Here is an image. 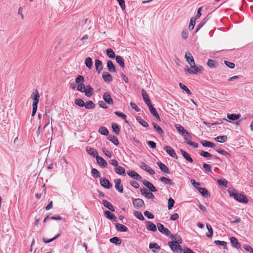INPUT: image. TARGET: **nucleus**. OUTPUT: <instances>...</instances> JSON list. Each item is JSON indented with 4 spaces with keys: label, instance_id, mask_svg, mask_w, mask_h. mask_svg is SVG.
I'll list each match as a JSON object with an SVG mask.
<instances>
[{
    "label": "nucleus",
    "instance_id": "63",
    "mask_svg": "<svg viewBox=\"0 0 253 253\" xmlns=\"http://www.w3.org/2000/svg\"><path fill=\"white\" fill-rule=\"evenodd\" d=\"M102 151L104 153V154L106 156H107L109 158H111L112 157L111 153L109 151H108L107 149H106L105 148H102Z\"/></svg>",
    "mask_w": 253,
    "mask_h": 253
},
{
    "label": "nucleus",
    "instance_id": "22",
    "mask_svg": "<svg viewBox=\"0 0 253 253\" xmlns=\"http://www.w3.org/2000/svg\"><path fill=\"white\" fill-rule=\"evenodd\" d=\"M107 67L109 71L111 73H114L116 72V68L112 61L108 60L107 62Z\"/></svg>",
    "mask_w": 253,
    "mask_h": 253
},
{
    "label": "nucleus",
    "instance_id": "7",
    "mask_svg": "<svg viewBox=\"0 0 253 253\" xmlns=\"http://www.w3.org/2000/svg\"><path fill=\"white\" fill-rule=\"evenodd\" d=\"M100 181L101 186L105 188L109 189L112 187V184L106 178H101Z\"/></svg>",
    "mask_w": 253,
    "mask_h": 253
},
{
    "label": "nucleus",
    "instance_id": "64",
    "mask_svg": "<svg viewBox=\"0 0 253 253\" xmlns=\"http://www.w3.org/2000/svg\"><path fill=\"white\" fill-rule=\"evenodd\" d=\"M243 248L247 251H248L250 253H253V249L251 247V246H250L248 245H244Z\"/></svg>",
    "mask_w": 253,
    "mask_h": 253
},
{
    "label": "nucleus",
    "instance_id": "56",
    "mask_svg": "<svg viewBox=\"0 0 253 253\" xmlns=\"http://www.w3.org/2000/svg\"><path fill=\"white\" fill-rule=\"evenodd\" d=\"M200 154L201 156L205 157V158H211L212 157V155L208 152H205L204 151H201L200 152Z\"/></svg>",
    "mask_w": 253,
    "mask_h": 253
},
{
    "label": "nucleus",
    "instance_id": "9",
    "mask_svg": "<svg viewBox=\"0 0 253 253\" xmlns=\"http://www.w3.org/2000/svg\"><path fill=\"white\" fill-rule=\"evenodd\" d=\"M149 110L151 113L152 115H153L157 120L159 121H160V117L156 110V109L153 107V106L151 104V103L150 104H149V105H147Z\"/></svg>",
    "mask_w": 253,
    "mask_h": 253
},
{
    "label": "nucleus",
    "instance_id": "49",
    "mask_svg": "<svg viewBox=\"0 0 253 253\" xmlns=\"http://www.w3.org/2000/svg\"><path fill=\"white\" fill-rule=\"evenodd\" d=\"M214 243L216 245L222 246L224 247V249H225L226 250L227 249V246H226L227 243L225 241H219V240H215V241H214Z\"/></svg>",
    "mask_w": 253,
    "mask_h": 253
},
{
    "label": "nucleus",
    "instance_id": "31",
    "mask_svg": "<svg viewBox=\"0 0 253 253\" xmlns=\"http://www.w3.org/2000/svg\"><path fill=\"white\" fill-rule=\"evenodd\" d=\"M102 202L104 207H105L112 211H115V209L114 207L110 202L105 200H103Z\"/></svg>",
    "mask_w": 253,
    "mask_h": 253
},
{
    "label": "nucleus",
    "instance_id": "39",
    "mask_svg": "<svg viewBox=\"0 0 253 253\" xmlns=\"http://www.w3.org/2000/svg\"><path fill=\"white\" fill-rule=\"evenodd\" d=\"M85 109H91L95 108V105L92 101H88L85 103V105H84Z\"/></svg>",
    "mask_w": 253,
    "mask_h": 253
},
{
    "label": "nucleus",
    "instance_id": "16",
    "mask_svg": "<svg viewBox=\"0 0 253 253\" xmlns=\"http://www.w3.org/2000/svg\"><path fill=\"white\" fill-rule=\"evenodd\" d=\"M95 66L96 72L98 74H100L103 69L102 62L99 59H96L95 60Z\"/></svg>",
    "mask_w": 253,
    "mask_h": 253
},
{
    "label": "nucleus",
    "instance_id": "6",
    "mask_svg": "<svg viewBox=\"0 0 253 253\" xmlns=\"http://www.w3.org/2000/svg\"><path fill=\"white\" fill-rule=\"evenodd\" d=\"M157 227L158 230L162 234H165L167 236H169L171 235L170 231L167 228H165L164 225L160 223H157Z\"/></svg>",
    "mask_w": 253,
    "mask_h": 253
},
{
    "label": "nucleus",
    "instance_id": "5",
    "mask_svg": "<svg viewBox=\"0 0 253 253\" xmlns=\"http://www.w3.org/2000/svg\"><path fill=\"white\" fill-rule=\"evenodd\" d=\"M168 245L169 246L170 249L174 252H179L180 253L183 251L181 246L179 244L174 243V241H169L168 242Z\"/></svg>",
    "mask_w": 253,
    "mask_h": 253
},
{
    "label": "nucleus",
    "instance_id": "21",
    "mask_svg": "<svg viewBox=\"0 0 253 253\" xmlns=\"http://www.w3.org/2000/svg\"><path fill=\"white\" fill-rule=\"evenodd\" d=\"M86 152L93 157H96L98 156L97 151L94 148L87 147L86 148Z\"/></svg>",
    "mask_w": 253,
    "mask_h": 253
},
{
    "label": "nucleus",
    "instance_id": "23",
    "mask_svg": "<svg viewBox=\"0 0 253 253\" xmlns=\"http://www.w3.org/2000/svg\"><path fill=\"white\" fill-rule=\"evenodd\" d=\"M157 165L159 166L161 170L166 173H169L170 172L168 168L163 163L161 162H158Z\"/></svg>",
    "mask_w": 253,
    "mask_h": 253
},
{
    "label": "nucleus",
    "instance_id": "57",
    "mask_svg": "<svg viewBox=\"0 0 253 253\" xmlns=\"http://www.w3.org/2000/svg\"><path fill=\"white\" fill-rule=\"evenodd\" d=\"M207 65L210 68H214L215 67V61L211 59H209L207 62Z\"/></svg>",
    "mask_w": 253,
    "mask_h": 253
},
{
    "label": "nucleus",
    "instance_id": "62",
    "mask_svg": "<svg viewBox=\"0 0 253 253\" xmlns=\"http://www.w3.org/2000/svg\"><path fill=\"white\" fill-rule=\"evenodd\" d=\"M216 151L218 152L219 153L221 154H222V155H225V156H229L230 154L229 153L226 152L225 151H224V150L223 149H221L220 148H218V149H216Z\"/></svg>",
    "mask_w": 253,
    "mask_h": 253
},
{
    "label": "nucleus",
    "instance_id": "24",
    "mask_svg": "<svg viewBox=\"0 0 253 253\" xmlns=\"http://www.w3.org/2000/svg\"><path fill=\"white\" fill-rule=\"evenodd\" d=\"M141 94L143 97V99L144 102L147 104V105H149V104H150L151 102L149 96L147 94L146 91L144 89H142L141 90Z\"/></svg>",
    "mask_w": 253,
    "mask_h": 253
},
{
    "label": "nucleus",
    "instance_id": "54",
    "mask_svg": "<svg viewBox=\"0 0 253 253\" xmlns=\"http://www.w3.org/2000/svg\"><path fill=\"white\" fill-rule=\"evenodd\" d=\"M196 18H192L190 20V23H189V29H190L191 30L193 29L194 26H195V23H196Z\"/></svg>",
    "mask_w": 253,
    "mask_h": 253
},
{
    "label": "nucleus",
    "instance_id": "8",
    "mask_svg": "<svg viewBox=\"0 0 253 253\" xmlns=\"http://www.w3.org/2000/svg\"><path fill=\"white\" fill-rule=\"evenodd\" d=\"M141 194L145 196L148 199H154V195L152 192H148V190L146 188L140 189Z\"/></svg>",
    "mask_w": 253,
    "mask_h": 253
},
{
    "label": "nucleus",
    "instance_id": "17",
    "mask_svg": "<svg viewBox=\"0 0 253 253\" xmlns=\"http://www.w3.org/2000/svg\"><path fill=\"white\" fill-rule=\"evenodd\" d=\"M97 163L103 168H106L107 167V163L106 161L102 157L99 156H96L95 158Z\"/></svg>",
    "mask_w": 253,
    "mask_h": 253
},
{
    "label": "nucleus",
    "instance_id": "44",
    "mask_svg": "<svg viewBox=\"0 0 253 253\" xmlns=\"http://www.w3.org/2000/svg\"><path fill=\"white\" fill-rule=\"evenodd\" d=\"M215 140L218 142L222 143L225 142L227 140V137L226 135L219 136L216 137Z\"/></svg>",
    "mask_w": 253,
    "mask_h": 253
},
{
    "label": "nucleus",
    "instance_id": "18",
    "mask_svg": "<svg viewBox=\"0 0 253 253\" xmlns=\"http://www.w3.org/2000/svg\"><path fill=\"white\" fill-rule=\"evenodd\" d=\"M86 87L84 92L85 96L89 97L93 94V89L90 85H86Z\"/></svg>",
    "mask_w": 253,
    "mask_h": 253
},
{
    "label": "nucleus",
    "instance_id": "43",
    "mask_svg": "<svg viewBox=\"0 0 253 253\" xmlns=\"http://www.w3.org/2000/svg\"><path fill=\"white\" fill-rule=\"evenodd\" d=\"M112 128L113 129V131L115 132L116 135H119L120 133V128L119 127V126L116 123H113L112 124Z\"/></svg>",
    "mask_w": 253,
    "mask_h": 253
},
{
    "label": "nucleus",
    "instance_id": "32",
    "mask_svg": "<svg viewBox=\"0 0 253 253\" xmlns=\"http://www.w3.org/2000/svg\"><path fill=\"white\" fill-rule=\"evenodd\" d=\"M197 190L202 195V196L205 197L210 196L208 190L205 188L199 187V188H197Z\"/></svg>",
    "mask_w": 253,
    "mask_h": 253
},
{
    "label": "nucleus",
    "instance_id": "38",
    "mask_svg": "<svg viewBox=\"0 0 253 253\" xmlns=\"http://www.w3.org/2000/svg\"><path fill=\"white\" fill-rule=\"evenodd\" d=\"M115 58L117 63H118L122 68H124L125 67V64L123 58L119 55H117Z\"/></svg>",
    "mask_w": 253,
    "mask_h": 253
},
{
    "label": "nucleus",
    "instance_id": "42",
    "mask_svg": "<svg viewBox=\"0 0 253 253\" xmlns=\"http://www.w3.org/2000/svg\"><path fill=\"white\" fill-rule=\"evenodd\" d=\"M160 180L162 182H163L166 184H168L170 185H172L173 184V183L172 182V181L167 177H161Z\"/></svg>",
    "mask_w": 253,
    "mask_h": 253
},
{
    "label": "nucleus",
    "instance_id": "50",
    "mask_svg": "<svg viewBox=\"0 0 253 253\" xmlns=\"http://www.w3.org/2000/svg\"><path fill=\"white\" fill-rule=\"evenodd\" d=\"M207 228L209 231V233H207L206 235L208 237H211L213 234V231L211 226L210 224H207Z\"/></svg>",
    "mask_w": 253,
    "mask_h": 253
},
{
    "label": "nucleus",
    "instance_id": "55",
    "mask_svg": "<svg viewBox=\"0 0 253 253\" xmlns=\"http://www.w3.org/2000/svg\"><path fill=\"white\" fill-rule=\"evenodd\" d=\"M91 173L93 174V176L94 177H100V172L98 171V170L95 168H93L91 169Z\"/></svg>",
    "mask_w": 253,
    "mask_h": 253
},
{
    "label": "nucleus",
    "instance_id": "37",
    "mask_svg": "<svg viewBox=\"0 0 253 253\" xmlns=\"http://www.w3.org/2000/svg\"><path fill=\"white\" fill-rule=\"evenodd\" d=\"M84 63L86 67L88 68L89 69H90L92 68V61L90 57H88L86 58L85 59Z\"/></svg>",
    "mask_w": 253,
    "mask_h": 253
},
{
    "label": "nucleus",
    "instance_id": "4",
    "mask_svg": "<svg viewBox=\"0 0 253 253\" xmlns=\"http://www.w3.org/2000/svg\"><path fill=\"white\" fill-rule=\"evenodd\" d=\"M132 204L133 206L137 209L145 208V207L144 202L143 200L140 198L134 199L132 201Z\"/></svg>",
    "mask_w": 253,
    "mask_h": 253
},
{
    "label": "nucleus",
    "instance_id": "36",
    "mask_svg": "<svg viewBox=\"0 0 253 253\" xmlns=\"http://www.w3.org/2000/svg\"><path fill=\"white\" fill-rule=\"evenodd\" d=\"M185 57L186 59V61L189 64L190 63L194 61L193 57L192 56L191 53L189 51L186 52Z\"/></svg>",
    "mask_w": 253,
    "mask_h": 253
},
{
    "label": "nucleus",
    "instance_id": "58",
    "mask_svg": "<svg viewBox=\"0 0 253 253\" xmlns=\"http://www.w3.org/2000/svg\"><path fill=\"white\" fill-rule=\"evenodd\" d=\"M174 203H175L174 200L171 198H170L168 200V209H169V210H170L173 207Z\"/></svg>",
    "mask_w": 253,
    "mask_h": 253
},
{
    "label": "nucleus",
    "instance_id": "3",
    "mask_svg": "<svg viewBox=\"0 0 253 253\" xmlns=\"http://www.w3.org/2000/svg\"><path fill=\"white\" fill-rule=\"evenodd\" d=\"M40 95L39 91L37 89H34L31 94V98L33 101L32 105L38 106L40 100Z\"/></svg>",
    "mask_w": 253,
    "mask_h": 253
},
{
    "label": "nucleus",
    "instance_id": "20",
    "mask_svg": "<svg viewBox=\"0 0 253 253\" xmlns=\"http://www.w3.org/2000/svg\"><path fill=\"white\" fill-rule=\"evenodd\" d=\"M102 78L106 82L110 83L112 81V76L107 72H104L102 73Z\"/></svg>",
    "mask_w": 253,
    "mask_h": 253
},
{
    "label": "nucleus",
    "instance_id": "59",
    "mask_svg": "<svg viewBox=\"0 0 253 253\" xmlns=\"http://www.w3.org/2000/svg\"><path fill=\"white\" fill-rule=\"evenodd\" d=\"M217 182L218 184L220 186H223L224 187L227 186V181L225 179L222 180V179H219L217 180Z\"/></svg>",
    "mask_w": 253,
    "mask_h": 253
},
{
    "label": "nucleus",
    "instance_id": "35",
    "mask_svg": "<svg viewBox=\"0 0 253 253\" xmlns=\"http://www.w3.org/2000/svg\"><path fill=\"white\" fill-rule=\"evenodd\" d=\"M241 117V115L238 114H227V117L228 119L231 120L232 121H235L239 119Z\"/></svg>",
    "mask_w": 253,
    "mask_h": 253
},
{
    "label": "nucleus",
    "instance_id": "19",
    "mask_svg": "<svg viewBox=\"0 0 253 253\" xmlns=\"http://www.w3.org/2000/svg\"><path fill=\"white\" fill-rule=\"evenodd\" d=\"M127 174L131 177L137 180H141L142 177L137 172L134 171H130L127 172Z\"/></svg>",
    "mask_w": 253,
    "mask_h": 253
},
{
    "label": "nucleus",
    "instance_id": "11",
    "mask_svg": "<svg viewBox=\"0 0 253 253\" xmlns=\"http://www.w3.org/2000/svg\"><path fill=\"white\" fill-rule=\"evenodd\" d=\"M103 98L104 101L107 104L109 105L113 104L114 102L113 99L111 98L110 94L108 92H106L103 94Z\"/></svg>",
    "mask_w": 253,
    "mask_h": 253
},
{
    "label": "nucleus",
    "instance_id": "60",
    "mask_svg": "<svg viewBox=\"0 0 253 253\" xmlns=\"http://www.w3.org/2000/svg\"><path fill=\"white\" fill-rule=\"evenodd\" d=\"M84 81V78L81 75H79L76 79V83L77 84L83 83Z\"/></svg>",
    "mask_w": 253,
    "mask_h": 253
},
{
    "label": "nucleus",
    "instance_id": "25",
    "mask_svg": "<svg viewBox=\"0 0 253 253\" xmlns=\"http://www.w3.org/2000/svg\"><path fill=\"white\" fill-rule=\"evenodd\" d=\"M104 215L106 216L107 218H108L111 220H113L114 221H117L116 217L112 214L110 211H106L104 212Z\"/></svg>",
    "mask_w": 253,
    "mask_h": 253
},
{
    "label": "nucleus",
    "instance_id": "48",
    "mask_svg": "<svg viewBox=\"0 0 253 253\" xmlns=\"http://www.w3.org/2000/svg\"><path fill=\"white\" fill-rule=\"evenodd\" d=\"M75 103L76 105L81 107H84V105H85V103L84 100L80 98L76 99L75 100Z\"/></svg>",
    "mask_w": 253,
    "mask_h": 253
},
{
    "label": "nucleus",
    "instance_id": "27",
    "mask_svg": "<svg viewBox=\"0 0 253 253\" xmlns=\"http://www.w3.org/2000/svg\"><path fill=\"white\" fill-rule=\"evenodd\" d=\"M152 125L154 126V128L156 130L157 132L161 136H164L165 135L164 132L161 127L158 126L156 123L153 122Z\"/></svg>",
    "mask_w": 253,
    "mask_h": 253
},
{
    "label": "nucleus",
    "instance_id": "61",
    "mask_svg": "<svg viewBox=\"0 0 253 253\" xmlns=\"http://www.w3.org/2000/svg\"><path fill=\"white\" fill-rule=\"evenodd\" d=\"M144 214L149 219H153L154 218V215L147 211H145Z\"/></svg>",
    "mask_w": 253,
    "mask_h": 253
},
{
    "label": "nucleus",
    "instance_id": "46",
    "mask_svg": "<svg viewBox=\"0 0 253 253\" xmlns=\"http://www.w3.org/2000/svg\"><path fill=\"white\" fill-rule=\"evenodd\" d=\"M106 53L107 56L111 58H114L116 57L114 51L111 48H108L106 50Z\"/></svg>",
    "mask_w": 253,
    "mask_h": 253
},
{
    "label": "nucleus",
    "instance_id": "26",
    "mask_svg": "<svg viewBox=\"0 0 253 253\" xmlns=\"http://www.w3.org/2000/svg\"><path fill=\"white\" fill-rule=\"evenodd\" d=\"M146 223L147 230L153 232L157 231L156 226L153 223L148 221H147Z\"/></svg>",
    "mask_w": 253,
    "mask_h": 253
},
{
    "label": "nucleus",
    "instance_id": "47",
    "mask_svg": "<svg viewBox=\"0 0 253 253\" xmlns=\"http://www.w3.org/2000/svg\"><path fill=\"white\" fill-rule=\"evenodd\" d=\"M179 86L180 87V88L182 89V90H183L184 91H185L187 93V94H188V95L191 94V93H192L190 91V90L188 89V88L186 85H185L184 84H183L180 83L179 84Z\"/></svg>",
    "mask_w": 253,
    "mask_h": 253
},
{
    "label": "nucleus",
    "instance_id": "28",
    "mask_svg": "<svg viewBox=\"0 0 253 253\" xmlns=\"http://www.w3.org/2000/svg\"><path fill=\"white\" fill-rule=\"evenodd\" d=\"M180 152L183 156V157L188 162L190 163H192L193 162V160L192 158L191 157V156L184 150L181 149Z\"/></svg>",
    "mask_w": 253,
    "mask_h": 253
},
{
    "label": "nucleus",
    "instance_id": "52",
    "mask_svg": "<svg viewBox=\"0 0 253 253\" xmlns=\"http://www.w3.org/2000/svg\"><path fill=\"white\" fill-rule=\"evenodd\" d=\"M116 115L121 117L123 119L125 120V122L126 123H128V122L127 120H126V116L122 112H119V111H116L114 113Z\"/></svg>",
    "mask_w": 253,
    "mask_h": 253
},
{
    "label": "nucleus",
    "instance_id": "53",
    "mask_svg": "<svg viewBox=\"0 0 253 253\" xmlns=\"http://www.w3.org/2000/svg\"><path fill=\"white\" fill-rule=\"evenodd\" d=\"M85 85L83 83L78 84L77 89L79 91H80L82 92H84V91L85 89Z\"/></svg>",
    "mask_w": 253,
    "mask_h": 253
},
{
    "label": "nucleus",
    "instance_id": "41",
    "mask_svg": "<svg viewBox=\"0 0 253 253\" xmlns=\"http://www.w3.org/2000/svg\"><path fill=\"white\" fill-rule=\"evenodd\" d=\"M107 139L116 145H118L119 144L118 138L114 135H110L107 137Z\"/></svg>",
    "mask_w": 253,
    "mask_h": 253
},
{
    "label": "nucleus",
    "instance_id": "13",
    "mask_svg": "<svg viewBox=\"0 0 253 253\" xmlns=\"http://www.w3.org/2000/svg\"><path fill=\"white\" fill-rule=\"evenodd\" d=\"M230 240L232 247L237 249H240L241 245L238 242L237 238L234 237H232L230 238Z\"/></svg>",
    "mask_w": 253,
    "mask_h": 253
},
{
    "label": "nucleus",
    "instance_id": "51",
    "mask_svg": "<svg viewBox=\"0 0 253 253\" xmlns=\"http://www.w3.org/2000/svg\"><path fill=\"white\" fill-rule=\"evenodd\" d=\"M133 213L134 216L138 218L139 219L141 220H143L144 219V217L141 212L138 211H134Z\"/></svg>",
    "mask_w": 253,
    "mask_h": 253
},
{
    "label": "nucleus",
    "instance_id": "12",
    "mask_svg": "<svg viewBox=\"0 0 253 253\" xmlns=\"http://www.w3.org/2000/svg\"><path fill=\"white\" fill-rule=\"evenodd\" d=\"M149 248L154 253H158L161 250V247L156 243H151L149 246Z\"/></svg>",
    "mask_w": 253,
    "mask_h": 253
},
{
    "label": "nucleus",
    "instance_id": "40",
    "mask_svg": "<svg viewBox=\"0 0 253 253\" xmlns=\"http://www.w3.org/2000/svg\"><path fill=\"white\" fill-rule=\"evenodd\" d=\"M98 131L99 132V133H100V134L105 136L108 135L109 134V131L108 129L105 126L100 127L98 129Z\"/></svg>",
    "mask_w": 253,
    "mask_h": 253
},
{
    "label": "nucleus",
    "instance_id": "45",
    "mask_svg": "<svg viewBox=\"0 0 253 253\" xmlns=\"http://www.w3.org/2000/svg\"><path fill=\"white\" fill-rule=\"evenodd\" d=\"M136 120L138 122H139L140 124H141L144 127H146L148 126V123L141 118L137 117H136Z\"/></svg>",
    "mask_w": 253,
    "mask_h": 253
},
{
    "label": "nucleus",
    "instance_id": "14",
    "mask_svg": "<svg viewBox=\"0 0 253 253\" xmlns=\"http://www.w3.org/2000/svg\"><path fill=\"white\" fill-rule=\"evenodd\" d=\"M140 167L142 169L145 170L146 171L149 172L151 175H153L155 173V171L148 165L145 164L144 163H142L141 164Z\"/></svg>",
    "mask_w": 253,
    "mask_h": 253
},
{
    "label": "nucleus",
    "instance_id": "29",
    "mask_svg": "<svg viewBox=\"0 0 253 253\" xmlns=\"http://www.w3.org/2000/svg\"><path fill=\"white\" fill-rule=\"evenodd\" d=\"M201 143L204 147H209L211 148H214L215 145V144L210 141H207L206 140H202L201 141Z\"/></svg>",
    "mask_w": 253,
    "mask_h": 253
},
{
    "label": "nucleus",
    "instance_id": "33",
    "mask_svg": "<svg viewBox=\"0 0 253 253\" xmlns=\"http://www.w3.org/2000/svg\"><path fill=\"white\" fill-rule=\"evenodd\" d=\"M116 228L118 231L121 232H126L128 230L126 226L120 223L116 224Z\"/></svg>",
    "mask_w": 253,
    "mask_h": 253
},
{
    "label": "nucleus",
    "instance_id": "30",
    "mask_svg": "<svg viewBox=\"0 0 253 253\" xmlns=\"http://www.w3.org/2000/svg\"><path fill=\"white\" fill-rule=\"evenodd\" d=\"M114 169L115 172L118 174L125 175L126 174L125 169L121 166H117Z\"/></svg>",
    "mask_w": 253,
    "mask_h": 253
},
{
    "label": "nucleus",
    "instance_id": "2",
    "mask_svg": "<svg viewBox=\"0 0 253 253\" xmlns=\"http://www.w3.org/2000/svg\"><path fill=\"white\" fill-rule=\"evenodd\" d=\"M190 65L192 69H187V71L190 74H196L197 73L200 72L203 69V67L202 66H196L195 61L190 63Z\"/></svg>",
    "mask_w": 253,
    "mask_h": 253
},
{
    "label": "nucleus",
    "instance_id": "1",
    "mask_svg": "<svg viewBox=\"0 0 253 253\" xmlns=\"http://www.w3.org/2000/svg\"><path fill=\"white\" fill-rule=\"evenodd\" d=\"M229 193L231 196H233L234 198L239 202L246 204L248 202V200L246 196L238 193L235 190L232 191H229Z\"/></svg>",
    "mask_w": 253,
    "mask_h": 253
},
{
    "label": "nucleus",
    "instance_id": "10",
    "mask_svg": "<svg viewBox=\"0 0 253 253\" xmlns=\"http://www.w3.org/2000/svg\"><path fill=\"white\" fill-rule=\"evenodd\" d=\"M164 149L166 151L167 153L171 157L174 158H177V155L174 151V150L170 146H165L164 147Z\"/></svg>",
    "mask_w": 253,
    "mask_h": 253
},
{
    "label": "nucleus",
    "instance_id": "15",
    "mask_svg": "<svg viewBox=\"0 0 253 253\" xmlns=\"http://www.w3.org/2000/svg\"><path fill=\"white\" fill-rule=\"evenodd\" d=\"M115 187L120 193L123 192V186L121 185V180L120 179H116L114 180Z\"/></svg>",
    "mask_w": 253,
    "mask_h": 253
},
{
    "label": "nucleus",
    "instance_id": "34",
    "mask_svg": "<svg viewBox=\"0 0 253 253\" xmlns=\"http://www.w3.org/2000/svg\"><path fill=\"white\" fill-rule=\"evenodd\" d=\"M110 242L116 246H120L122 243V239L117 237H114L110 239Z\"/></svg>",
    "mask_w": 253,
    "mask_h": 253
}]
</instances>
